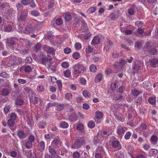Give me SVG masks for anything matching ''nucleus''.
Returning <instances> with one entry per match:
<instances>
[{
    "label": "nucleus",
    "mask_w": 158,
    "mask_h": 158,
    "mask_svg": "<svg viewBox=\"0 0 158 158\" xmlns=\"http://www.w3.org/2000/svg\"><path fill=\"white\" fill-rule=\"evenodd\" d=\"M35 137L34 135L33 134L30 135L27 139L24 141H21V143H23L22 146L23 149L24 147L28 149L31 148L35 142Z\"/></svg>",
    "instance_id": "f257e3e1"
},
{
    "label": "nucleus",
    "mask_w": 158,
    "mask_h": 158,
    "mask_svg": "<svg viewBox=\"0 0 158 158\" xmlns=\"http://www.w3.org/2000/svg\"><path fill=\"white\" fill-rule=\"evenodd\" d=\"M73 69L74 74L76 76L83 74L86 70V67L85 65L79 63L75 64Z\"/></svg>",
    "instance_id": "f03ea898"
},
{
    "label": "nucleus",
    "mask_w": 158,
    "mask_h": 158,
    "mask_svg": "<svg viewBox=\"0 0 158 158\" xmlns=\"http://www.w3.org/2000/svg\"><path fill=\"white\" fill-rule=\"evenodd\" d=\"M91 35V34L88 32L87 26H81L80 32L78 38L82 40L88 39Z\"/></svg>",
    "instance_id": "7ed1b4c3"
},
{
    "label": "nucleus",
    "mask_w": 158,
    "mask_h": 158,
    "mask_svg": "<svg viewBox=\"0 0 158 158\" xmlns=\"http://www.w3.org/2000/svg\"><path fill=\"white\" fill-rule=\"evenodd\" d=\"M18 39L15 37H12L8 38L6 40V46L12 48L15 52H16L18 50L16 48V44Z\"/></svg>",
    "instance_id": "20e7f679"
},
{
    "label": "nucleus",
    "mask_w": 158,
    "mask_h": 158,
    "mask_svg": "<svg viewBox=\"0 0 158 158\" xmlns=\"http://www.w3.org/2000/svg\"><path fill=\"white\" fill-rule=\"evenodd\" d=\"M143 64V62L141 60H134L132 66L133 72H136L140 70Z\"/></svg>",
    "instance_id": "39448f33"
},
{
    "label": "nucleus",
    "mask_w": 158,
    "mask_h": 158,
    "mask_svg": "<svg viewBox=\"0 0 158 158\" xmlns=\"http://www.w3.org/2000/svg\"><path fill=\"white\" fill-rule=\"evenodd\" d=\"M110 142L111 143L112 146L115 148L119 150L121 148V145L119 140L116 137L113 136L111 138Z\"/></svg>",
    "instance_id": "423d86ee"
},
{
    "label": "nucleus",
    "mask_w": 158,
    "mask_h": 158,
    "mask_svg": "<svg viewBox=\"0 0 158 158\" xmlns=\"http://www.w3.org/2000/svg\"><path fill=\"white\" fill-rule=\"evenodd\" d=\"M28 16V11L27 10L23 11L17 16V20L18 22H24L27 19Z\"/></svg>",
    "instance_id": "0eeeda50"
},
{
    "label": "nucleus",
    "mask_w": 158,
    "mask_h": 158,
    "mask_svg": "<svg viewBox=\"0 0 158 158\" xmlns=\"http://www.w3.org/2000/svg\"><path fill=\"white\" fill-rule=\"evenodd\" d=\"M85 140L83 138H81L76 139L73 144L71 147L73 149H77L81 147L84 143Z\"/></svg>",
    "instance_id": "6e6552de"
},
{
    "label": "nucleus",
    "mask_w": 158,
    "mask_h": 158,
    "mask_svg": "<svg viewBox=\"0 0 158 158\" xmlns=\"http://www.w3.org/2000/svg\"><path fill=\"white\" fill-rule=\"evenodd\" d=\"M20 29L21 31L27 34L32 32L34 30L32 25L31 24L24 25L23 27H21Z\"/></svg>",
    "instance_id": "1a4fd4ad"
},
{
    "label": "nucleus",
    "mask_w": 158,
    "mask_h": 158,
    "mask_svg": "<svg viewBox=\"0 0 158 158\" xmlns=\"http://www.w3.org/2000/svg\"><path fill=\"white\" fill-rule=\"evenodd\" d=\"M17 134L18 137L21 139L26 138L28 135V134L26 132L22 130H18Z\"/></svg>",
    "instance_id": "9d476101"
},
{
    "label": "nucleus",
    "mask_w": 158,
    "mask_h": 158,
    "mask_svg": "<svg viewBox=\"0 0 158 158\" xmlns=\"http://www.w3.org/2000/svg\"><path fill=\"white\" fill-rule=\"evenodd\" d=\"M127 62L126 60H121L120 62H115L114 64V66L116 68L120 69L122 66L125 64Z\"/></svg>",
    "instance_id": "9b49d317"
},
{
    "label": "nucleus",
    "mask_w": 158,
    "mask_h": 158,
    "mask_svg": "<svg viewBox=\"0 0 158 158\" xmlns=\"http://www.w3.org/2000/svg\"><path fill=\"white\" fill-rule=\"evenodd\" d=\"M119 15V10H117L114 12L111 13L109 16V18L111 20H113L118 18Z\"/></svg>",
    "instance_id": "f8f14e48"
},
{
    "label": "nucleus",
    "mask_w": 158,
    "mask_h": 158,
    "mask_svg": "<svg viewBox=\"0 0 158 158\" xmlns=\"http://www.w3.org/2000/svg\"><path fill=\"white\" fill-rule=\"evenodd\" d=\"M113 43L112 41L108 39H107L106 42L105 44V47L104 49L107 50L110 49L113 45Z\"/></svg>",
    "instance_id": "ddd939ff"
},
{
    "label": "nucleus",
    "mask_w": 158,
    "mask_h": 158,
    "mask_svg": "<svg viewBox=\"0 0 158 158\" xmlns=\"http://www.w3.org/2000/svg\"><path fill=\"white\" fill-rule=\"evenodd\" d=\"M51 145L58 147L61 146V142L60 139L57 138L55 139L51 143Z\"/></svg>",
    "instance_id": "4468645a"
},
{
    "label": "nucleus",
    "mask_w": 158,
    "mask_h": 158,
    "mask_svg": "<svg viewBox=\"0 0 158 158\" xmlns=\"http://www.w3.org/2000/svg\"><path fill=\"white\" fill-rule=\"evenodd\" d=\"M152 44L151 42L149 41H148L145 45L144 48V51L148 52L151 48H152Z\"/></svg>",
    "instance_id": "2eb2a0df"
},
{
    "label": "nucleus",
    "mask_w": 158,
    "mask_h": 158,
    "mask_svg": "<svg viewBox=\"0 0 158 158\" xmlns=\"http://www.w3.org/2000/svg\"><path fill=\"white\" fill-rule=\"evenodd\" d=\"M137 9V7L135 5H133L129 8L128 10V13L130 15H135V10Z\"/></svg>",
    "instance_id": "dca6fc26"
},
{
    "label": "nucleus",
    "mask_w": 158,
    "mask_h": 158,
    "mask_svg": "<svg viewBox=\"0 0 158 158\" xmlns=\"http://www.w3.org/2000/svg\"><path fill=\"white\" fill-rule=\"evenodd\" d=\"M48 152L50 153L51 154L52 156H55V155L56 153V151L55 147L50 145L48 147Z\"/></svg>",
    "instance_id": "f3484780"
},
{
    "label": "nucleus",
    "mask_w": 158,
    "mask_h": 158,
    "mask_svg": "<svg viewBox=\"0 0 158 158\" xmlns=\"http://www.w3.org/2000/svg\"><path fill=\"white\" fill-rule=\"evenodd\" d=\"M103 139V137H101V135L100 133H98L97 137L94 138V144H97L99 143Z\"/></svg>",
    "instance_id": "a211bd4d"
},
{
    "label": "nucleus",
    "mask_w": 158,
    "mask_h": 158,
    "mask_svg": "<svg viewBox=\"0 0 158 158\" xmlns=\"http://www.w3.org/2000/svg\"><path fill=\"white\" fill-rule=\"evenodd\" d=\"M125 131V128L121 126H119L118 127L117 131V133L118 135H122Z\"/></svg>",
    "instance_id": "6ab92c4d"
},
{
    "label": "nucleus",
    "mask_w": 158,
    "mask_h": 158,
    "mask_svg": "<svg viewBox=\"0 0 158 158\" xmlns=\"http://www.w3.org/2000/svg\"><path fill=\"white\" fill-rule=\"evenodd\" d=\"M9 59L10 61L12 62L11 63L12 64H17L18 63V58L15 56L11 55L9 57Z\"/></svg>",
    "instance_id": "aec40b11"
},
{
    "label": "nucleus",
    "mask_w": 158,
    "mask_h": 158,
    "mask_svg": "<svg viewBox=\"0 0 158 158\" xmlns=\"http://www.w3.org/2000/svg\"><path fill=\"white\" fill-rule=\"evenodd\" d=\"M25 92L28 94V96H30L31 94L32 95H34L35 93L32 90L30 87H25L23 88Z\"/></svg>",
    "instance_id": "412c9836"
},
{
    "label": "nucleus",
    "mask_w": 158,
    "mask_h": 158,
    "mask_svg": "<svg viewBox=\"0 0 158 158\" xmlns=\"http://www.w3.org/2000/svg\"><path fill=\"white\" fill-rule=\"evenodd\" d=\"M147 124L144 123H142L141 125L139 127V133L142 134L143 131H145V130L147 129Z\"/></svg>",
    "instance_id": "4be33fe9"
},
{
    "label": "nucleus",
    "mask_w": 158,
    "mask_h": 158,
    "mask_svg": "<svg viewBox=\"0 0 158 158\" xmlns=\"http://www.w3.org/2000/svg\"><path fill=\"white\" fill-rule=\"evenodd\" d=\"M62 21L60 18H58L56 20L53 19L51 22L53 26H55V25H61L62 23Z\"/></svg>",
    "instance_id": "5701e85b"
},
{
    "label": "nucleus",
    "mask_w": 158,
    "mask_h": 158,
    "mask_svg": "<svg viewBox=\"0 0 158 158\" xmlns=\"http://www.w3.org/2000/svg\"><path fill=\"white\" fill-rule=\"evenodd\" d=\"M112 132V131L110 130V128H109L103 131L101 133L100 135H101V136H102L106 137L109 136L111 133Z\"/></svg>",
    "instance_id": "b1692460"
},
{
    "label": "nucleus",
    "mask_w": 158,
    "mask_h": 158,
    "mask_svg": "<svg viewBox=\"0 0 158 158\" xmlns=\"http://www.w3.org/2000/svg\"><path fill=\"white\" fill-rule=\"evenodd\" d=\"M142 86L144 89L148 90L150 89L152 85L149 81H146L143 83Z\"/></svg>",
    "instance_id": "393cba45"
},
{
    "label": "nucleus",
    "mask_w": 158,
    "mask_h": 158,
    "mask_svg": "<svg viewBox=\"0 0 158 158\" xmlns=\"http://www.w3.org/2000/svg\"><path fill=\"white\" fill-rule=\"evenodd\" d=\"M46 50L47 53L48 54H52V56L55 54L56 49L53 48L47 47Z\"/></svg>",
    "instance_id": "a878e982"
},
{
    "label": "nucleus",
    "mask_w": 158,
    "mask_h": 158,
    "mask_svg": "<svg viewBox=\"0 0 158 158\" xmlns=\"http://www.w3.org/2000/svg\"><path fill=\"white\" fill-rule=\"evenodd\" d=\"M101 39L99 37L95 36L92 40L91 44H99L100 41Z\"/></svg>",
    "instance_id": "bb28decb"
},
{
    "label": "nucleus",
    "mask_w": 158,
    "mask_h": 158,
    "mask_svg": "<svg viewBox=\"0 0 158 158\" xmlns=\"http://www.w3.org/2000/svg\"><path fill=\"white\" fill-rule=\"evenodd\" d=\"M10 92V89L5 88H3L2 90L1 94L3 96H6L8 95Z\"/></svg>",
    "instance_id": "cd10ccee"
},
{
    "label": "nucleus",
    "mask_w": 158,
    "mask_h": 158,
    "mask_svg": "<svg viewBox=\"0 0 158 158\" xmlns=\"http://www.w3.org/2000/svg\"><path fill=\"white\" fill-rule=\"evenodd\" d=\"M103 77L102 75L100 73H98L95 77L94 81L96 83L100 82L102 80Z\"/></svg>",
    "instance_id": "c85d7f7f"
},
{
    "label": "nucleus",
    "mask_w": 158,
    "mask_h": 158,
    "mask_svg": "<svg viewBox=\"0 0 158 158\" xmlns=\"http://www.w3.org/2000/svg\"><path fill=\"white\" fill-rule=\"evenodd\" d=\"M64 105L63 103H57L56 105V110L59 111H61L64 108Z\"/></svg>",
    "instance_id": "c756f323"
},
{
    "label": "nucleus",
    "mask_w": 158,
    "mask_h": 158,
    "mask_svg": "<svg viewBox=\"0 0 158 158\" xmlns=\"http://www.w3.org/2000/svg\"><path fill=\"white\" fill-rule=\"evenodd\" d=\"M144 32L143 30L139 27L138 28L137 30L135 31L136 35L138 36H143V33Z\"/></svg>",
    "instance_id": "7c9ffc66"
},
{
    "label": "nucleus",
    "mask_w": 158,
    "mask_h": 158,
    "mask_svg": "<svg viewBox=\"0 0 158 158\" xmlns=\"http://www.w3.org/2000/svg\"><path fill=\"white\" fill-rule=\"evenodd\" d=\"M12 28L11 24H8L4 26V30L6 31L10 32L11 31Z\"/></svg>",
    "instance_id": "2f4dec72"
},
{
    "label": "nucleus",
    "mask_w": 158,
    "mask_h": 158,
    "mask_svg": "<svg viewBox=\"0 0 158 158\" xmlns=\"http://www.w3.org/2000/svg\"><path fill=\"white\" fill-rule=\"evenodd\" d=\"M20 69L23 70L26 72L29 73L32 70V68L29 66H25L22 67Z\"/></svg>",
    "instance_id": "473e14b6"
},
{
    "label": "nucleus",
    "mask_w": 158,
    "mask_h": 158,
    "mask_svg": "<svg viewBox=\"0 0 158 158\" xmlns=\"http://www.w3.org/2000/svg\"><path fill=\"white\" fill-rule=\"evenodd\" d=\"M84 126L81 123H79L77 125V130L81 131L82 132H84Z\"/></svg>",
    "instance_id": "72a5a7b5"
},
{
    "label": "nucleus",
    "mask_w": 158,
    "mask_h": 158,
    "mask_svg": "<svg viewBox=\"0 0 158 158\" xmlns=\"http://www.w3.org/2000/svg\"><path fill=\"white\" fill-rule=\"evenodd\" d=\"M65 20L67 21L71 20L72 16L69 12H66L65 15L64 17Z\"/></svg>",
    "instance_id": "f704fd0d"
},
{
    "label": "nucleus",
    "mask_w": 158,
    "mask_h": 158,
    "mask_svg": "<svg viewBox=\"0 0 158 158\" xmlns=\"http://www.w3.org/2000/svg\"><path fill=\"white\" fill-rule=\"evenodd\" d=\"M30 13L31 15L35 17H38L40 15V13L38 10H35L31 11Z\"/></svg>",
    "instance_id": "c9c22d12"
},
{
    "label": "nucleus",
    "mask_w": 158,
    "mask_h": 158,
    "mask_svg": "<svg viewBox=\"0 0 158 158\" xmlns=\"http://www.w3.org/2000/svg\"><path fill=\"white\" fill-rule=\"evenodd\" d=\"M158 63V60L157 59L154 58L151 60L150 65L152 67H155L157 64Z\"/></svg>",
    "instance_id": "e433bc0d"
},
{
    "label": "nucleus",
    "mask_w": 158,
    "mask_h": 158,
    "mask_svg": "<svg viewBox=\"0 0 158 158\" xmlns=\"http://www.w3.org/2000/svg\"><path fill=\"white\" fill-rule=\"evenodd\" d=\"M47 123L44 121H41L38 124V127L40 128H44L46 126Z\"/></svg>",
    "instance_id": "4c0bfd02"
},
{
    "label": "nucleus",
    "mask_w": 158,
    "mask_h": 158,
    "mask_svg": "<svg viewBox=\"0 0 158 158\" xmlns=\"http://www.w3.org/2000/svg\"><path fill=\"white\" fill-rule=\"evenodd\" d=\"M37 91L39 92H43L44 90V87L42 84L38 85L36 88Z\"/></svg>",
    "instance_id": "58836bf2"
},
{
    "label": "nucleus",
    "mask_w": 158,
    "mask_h": 158,
    "mask_svg": "<svg viewBox=\"0 0 158 158\" xmlns=\"http://www.w3.org/2000/svg\"><path fill=\"white\" fill-rule=\"evenodd\" d=\"M29 46H25L23 49H22L21 52V53L23 55L27 54L29 52Z\"/></svg>",
    "instance_id": "ea45409f"
},
{
    "label": "nucleus",
    "mask_w": 158,
    "mask_h": 158,
    "mask_svg": "<svg viewBox=\"0 0 158 158\" xmlns=\"http://www.w3.org/2000/svg\"><path fill=\"white\" fill-rule=\"evenodd\" d=\"M83 94L85 98H90L91 96L90 93L87 90L83 91Z\"/></svg>",
    "instance_id": "a19ab883"
},
{
    "label": "nucleus",
    "mask_w": 158,
    "mask_h": 158,
    "mask_svg": "<svg viewBox=\"0 0 158 158\" xmlns=\"http://www.w3.org/2000/svg\"><path fill=\"white\" fill-rule=\"evenodd\" d=\"M60 126L63 128H66L69 127V124L67 122L64 121L60 123Z\"/></svg>",
    "instance_id": "79ce46f5"
},
{
    "label": "nucleus",
    "mask_w": 158,
    "mask_h": 158,
    "mask_svg": "<svg viewBox=\"0 0 158 158\" xmlns=\"http://www.w3.org/2000/svg\"><path fill=\"white\" fill-rule=\"evenodd\" d=\"M78 118V116L77 114L75 113H73L70 117V119L71 120L72 122H75L76 121Z\"/></svg>",
    "instance_id": "37998d69"
},
{
    "label": "nucleus",
    "mask_w": 158,
    "mask_h": 158,
    "mask_svg": "<svg viewBox=\"0 0 158 158\" xmlns=\"http://www.w3.org/2000/svg\"><path fill=\"white\" fill-rule=\"evenodd\" d=\"M147 52H148L151 55H154L157 54V51L154 48H152Z\"/></svg>",
    "instance_id": "c03bdc74"
},
{
    "label": "nucleus",
    "mask_w": 158,
    "mask_h": 158,
    "mask_svg": "<svg viewBox=\"0 0 158 158\" xmlns=\"http://www.w3.org/2000/svg\"><path fill=\"white\" fill-rule=\"evenodd\" d=\"M9 6V4L8 3H5L2 4L0 6V8L1 9H8Z\"/></svg>",
    "instance_id": "a18cd8bd"
},
{
    "label": "nucleus",
    "mask_w": 158,
    "mask_h": 158,
    "mask_svg": "<svg viewBox=\"0 0 158 158\" xmlns=\"http://www.w3.org/2000/svg\"><path fill=\"white\" fill-rule=\"evenodd\" d=\"M38 98L37 97L34 96L30 98V102L33 103L34 104H35L38 101Z\"/></svg>",
    "instance_id": "49530a36"
},
{
    "label": "nucleus",
    "mask_w": 158,
    "mask_h": 158,
    "mask_svg": "<svg viewBox=\"0 0 158 158\" xmlns=\"http://www.w3.org/2000/svg\"><path fill=\"white\" fill-rule=\"evenodd\" d=\"M121 31L123 32L126 35H130L131 34L132 31L129 30H125L123 28H122L121 29Z\"/></svg>",
    "instance_id": "de8ad7c7"
},
{
    "label": "nucleus",
    "mask_w": 158,
    "mask_h": 158,
    "mask_svg": "<svg viewBox=\"0 0 158 158\" xmlns=\"http://www.w3.org/2000/svg\"><path fill=\"white\" fill-rule=\"evenodd\" d=\"M103 116L102 113L100 111H97L95 112V117L98 119H101Z\"/></svg>",
    "instance_id": "09e8293b"
},
{
    "label": "nucleus",
    "mask_w": 158,
    "mask_h": 158,
    "mask_svg": "<svg viewBox=\"0 0 158 158\" xmlns=\"http://www.w3.org/2000/svg\"><path fill=\"white\" fill-rule=\"evenodd\" d=\"M58 152L59 155L63 156L66 152V150L63 148H61Z\"/></svg>",
    "instance_id": "8fccbe9b"
},
{
    "label": "nucleus",
    "mask_w": 158,
    "mask_h": 158,
    "mask_svg": "<svg viewBox=\"0 0 158 158\" xmlns=\"http://www.w3.org/2000/svg\"><path fill=\"white\" fill-rule=\"evenodd\" d=\"M16 11L12 8H10L7 10V13L9 15L12 16L16 13Z\"/></svg>",
    "instance_id": "3c124183"
},
{
    "label": "nucleus",
    "mask_w": 158,
    "mask_h": 158,
    "mask_svg": "<svg viewBox=\"0 0 158 158\" xmlns=\"http://www.w3.org/2000/svg\"><path fill=\"white\" fill-rule=\"evenodd\" d=\"M123 98L122 96L118 95H117L116 94H114V96L113 97V99L114 100L117 101L121 100Z\"/></svg>",
    "instance_id": "603ef678"
},
{
    "label": "nucleus",
    "mask_w": 158,
    "mask_h": 158,
    "mask_svg": "<svg viewBox=\"0 0 158 158\" xmlns=\"http://www.w3.org/2000/svg\"><path fill=\"white\" fill-rule=\"evenodd\" d=\"M17 118V116L16 114L14 112L11 113L10 115V118L9 119L15 121Z\"/></svg>",
    "instance_id": "864d4df0"
},
{
    "label": "nucleus",
    "mask_w": 158,
    "mask_h": 158,
    "mask_svg": "<svg viewBox=\"0 0 158 158\" xmlns=\"http://www.w3.org/2000/svg\"><path fill=\"white\" fill-rule=\"evenodd\" d=\"M87 125L89 128H92L95 126V123L94 121L91 120L89 122Z\"/></svg>",
    "instance_id": "5fc2aeb1"
},
{
    "label": "nucleus",
    "mask_w": 158,
    "mask_h": 158,
    "mask_svg": "<svg viewBox=\"0 0 158 158\" xmlns=\"http://www.w3.org/2000/svg\"><path fill=\"white\" fill-rule=\"evenodd\" d=\"M93 50V48L89 45H88L85 48V52L86 53H91Z\"/></svg>",
    "instance_id": "6e6d98bb"
},
{
    "label": "nucleus",
    "mask_w": 158,
    "mask_h": 158,
    "mask_svg": "<svg viewBox=\"0 0 158 158\" xmlns=\"http://www.w3.org/2000/svg\"><path fill=\"white\" fill-rule=\"evenodd\" d=\"M142 92L136 89H134L132 91V93L133 95L137 96L139 94L141 93Z\"/></svg>",
    "instance_id": "4d7b16f0"
},
{
    "label": "nucleus",
    "mask_w": 158,
    "mask_h": 158,
    "mask_svg": "<svg viewBox=\"0 0 158 158\" xmlns=\"http://www.w3.org/2000/svg\"><path fill=\"white\" fill-rule=\"evenodd\" d=\"M156 99L155 98L151 97L148 99V102L149 103L151 104H153L155 103L156 102Z\"/></svg>",
    "instance_id": "13d9d810"
},
{
    "label": "nucleus",
    "mask_w": 158,
    "mask_h": 158,
    "mask_svg": "<svg viewBox=\"0 0 158 158\" xmlns=\"http://www.w3.org/2000/svg\"><path fill=\"white\" fill-rule=\"evenodd\" d=\"M142 102V97H139L135 100V103H136L137 106L141 104Z\"/></svg>",
    "instance_id": "bf43d9fd"
},
{
    "label": "nucleus",
    "mask_w": 158,
    "mask_h": 158,
    "mask_svg": "<svg viewBox=\"0 0 158 158\" xmlns=\"http://www.w3.org/2000/svg\"><path fill=\"white\" fill-rule=\"evenodd\" d=\"M132 133L130 131H128L127 132L124 136L125 139L126 140L129 139Z\"/></svg>",
    "instance_id": "052dcab7"
},
{
    "label": "nucleus",
    "mask_w": 158,
    "mask_h": 158,
    "mask_svg": "<svg viewBox=\"0 0 158 158\" xmlns=\"http://www.w3.org/2000/svg\"><path fill=\"white\" fill-rule=\"evenodd\" d=\"M29 5L30 7L32 8H34L36 6L34 0H29Z\"/></svg>",
    "instance_id": "680f3d73"
},
{
    "label": "nucleus",
    "mask_w": 158,
    "mask_h": 158,
    "mask_svg": "<svg viewBox=\"0 0 158 158\" xmlns=\"http://www.w3.org/2000/svg\"><path fill=\"white\" fill-rule=\"evenodd\" d=\"M64 76L67 77H69L71 75V72L69 69H67L63 72Z\"/></svg>",
    "instance_id": "e2e57ef3"
},
{
    "label": "nucleus",
    "mask_w": 158,
    "mask_h": 158,
    "mask_svg": "<svg viewBox=\"0 0 158 158\" xmlns=\"http://www.w3.org/2000/svg\"><path fill=\"white\" fill-rule=\"evenodd\" d=\"M39 147L41 151H43L45 149V143L43 141H41L39 143Z\"/></svg>",
    "instance_id": "0e129e2a"
},
{
    "label": "nucleus",
    "mask_w": 158,
    "mask_h": 158,
    "mask_svg": "<svg viewBox=\"0 0 158 158\" xmlns=\"http://www.w3.org/2000/svg\"><path fill=\"white\" fill-rule=\"evenodd\" d=\"M118 87V84L116 83L111 84L110 85V89L113 91L116 90Z\"/></svg>",
    "instance_id": "69168bd1"
},
{
    "label": "nucleus",
    "mask_w": 158,
    "mask_h": 158,
    "mask_svg": "<svg viewBox=\"0 0 158 158\" xmlns=\"http://www.w3.org/2000/svg\"><path fill=\"white\" fill-rule=\"evenodd\" d=\"M23 103V99H19L16 100L15 103L17 105L21 106L22 105Z\"/></svg>",
    "instance_id": "338daca9"
},
{
    "label": "nucleus",
    "mask_w": 158,
    "mask_h": 158,
    "mask_svg": "<svg viewBox=\"0 0 158 158\" xmlns=\"http://www.w3.org/2000/svg\"><path fill=\"white\" fill-rule=\"evenodd\" d=\"M7 124L10 127H12L15 124V121L9 119L8 120Z\"/></svg>",
    "instance_id": "774afa93"
}]
</instances>
